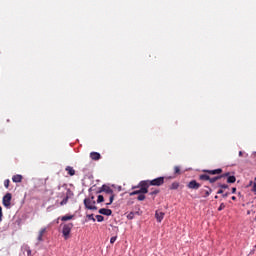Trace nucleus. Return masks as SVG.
Segmentation results:
<instances>
[{"label": "nucleus", "instance_id": "obj_1", "mask_svg": "<svg viewBox=\"0 0 256 256\" xmlns=\"http://www.w3.org/2000/svg\"><path fill=\"white\" fill-rule=\"evenodd\" d=\"M203 173H207V174H200L199 175V180L200 181H209V175H221V173H223V169L218 168L215 170H202Z\"/></svg>", "mask_w": 256, "mask_h": 256}, {"label": "nucleus", "instance_id": "obj_2", "mask_svg": "<svg viewBox=\"0 0 256 256\" xmlns=\"http://www.w3.org/2000/svg\"><path fill=\"white\" fill-rule=\"evenodd\" d=\"M97 193H107L110 195L109 203L107 205H111L113 201H115V194L113 193V189L107 185H102V187L97 191Z\"/></svg>", "mask_w": 256, "mask_h": 256}, {"label": "nucleus", "instance_id": "obj_3", "mask_svg": "<svg viewBox=\"0 0 256 256\" xmlns=\"http://www.w3.org/2000/svg\"><path fill=\"white\" fill-rule=\"evenodd\" d=\"M140 187V189H139ZM132 189H139L138 194L139 195H145L149 193V184H147L146 180L141 181L137 186L132 187Z\"/></svg>", "mask_w": 256, "mask_h": 256}, {"label": "nucleus", "instance_id": "obj_4", "mask_svg": "<svg viewBox=\"0 0 256 256\" xmlns=\"http://www.w3.org/2000/svg\"><path fill=\"white\" fill-rule=\"evenodd\" d=\"M147 182L148 187H161L165 183V177H158L153 180H145Z\"/></svg>", "mask_w": 256, "mask_h": 256}, {"label": "nucleus", "instance_id": "obj_5", "mask_svg": "<svg viewBox=\"0 0 256 256\" xmlns=\"http://www.w3.org/2000/svg\"><path fill=\"white\" fill-rule=\"evenodd\" d=\"M71 229H73V223L62 224V234L64 239H69V235H71Z\"/></svg>", "mask_w": 256, "mask_h": 256}, {"label": "nucleus", "instance_id": "obj_6", "mask_svg": "<svg viewBox=\"0 0 256 256\" xmlns=\"http://www.w3.org/2000/svg\"><path fill=\"white\" fill-rule=\"evenodd\" d=\"M95 200L84 199V205L86 209H90V211H97V206H95Z\"/></svg>", "mask_w": 256, "mask_h": 256}, {"label": "nucleus", "instance_id": "obj_7", "mask_svg": "<svg viewBox=\"0 0 256 256\" xmlns=\"http://www.w3.org/2000/svg\"><path fill=\"white\" fill-rule=\"evenodd\" d=\"M13 198V196L11 195V193H7L3 199H2V203L4 205V207H6V209H10L11 208V199Z\"/></svg>", "mask_w": 256, "mask_h": 256}, {"label": "nucleus", "instance_id": "obj_8", "mask_svg": "<svg viewBox=\"0 0 256 256\" xmlns=\"http://www.w3.org/2000/svg\"><path fill=\"white\" fill-rule=\"evenodd\" d=\"M188 189H194L195 191H197V189L201 188V184H199V182H197V180H191L188 184H187Z\"/></svg>", "mask_w": 256, "mask_h": 256}, {"label": "nucleus", "instance_id": "obj_9", "mask_svg": "<svg viewBox=\"0 0 256 256\" xmlns=\"http://www.w3.org/2000/svg\"><path fill=\"white\" fill-rule=\"evenodd\" d=\"M207 190H205V189H201L200 190V193H201V195H202V197L204 198V199H207V197H209V195H211V193H213V189H211V187H209V186H204Z\"/></svg>", "mask_w": 256, "mask_h": 256}, {"label": "nucleus", "instance_id": "obj_10", "mask_svg": "<svg viewBox=\"0 0 256 256\" xmlns=\"http://www.w3.org/2000/svg\"><path fill=\"white\" fill-rule=\"evenodd\" d=\"M47 235V228H41L38 232L37 241L38 243L43 242V236Z\"/></svg>", "mask_w": 256, "mask_h": 256}, {"label": "nucleus", "instance_id": "obj_11", "mask_svg": "<svg viewBox=\"0 0 256 256\" xmlns=\"http://www.w3.org/2000/svg\"><path fill=\"white\" fill-rule=\"evenodd\" d=\"M98 213H100V215H106L107 217L113 215V211L111 209H107V208H102L98 211Z\"/></svg>", "mask_w": 256, "mask_h": 256}, {"label": "nucleus", "instance_id": "obj_12", "mask_svg": "<svg viewBox=\"0 0 256 256\" xmlns=\"http://www.w3.org/2000/svg\"><path fill=\"white\" fill-rule=\"evenodd\" d=\"M164 217H165V213H163V212H161L159 210H157L155 212V218L158 221V223H161L163 221Z\"/></svg>", "mask_w": 256, "mask_h": 256}, {"label": "nucleus", "instance_id": "obj_13", "mask_svg": "<svg viewBox=\"0 0 256 256\" xmlns=\"http://www.w3.org/2000/svg\"><path fill=\"white\" fill-rule=\"evenodd\" d=\"M90 158L92 159V161H99V159H101V154L98 152H91Z\"/></svg>", "mask_w": 256, "mask_h": 256}, {"label": "nucleus", "instance_id": "obj_14", "mask_svg": "<svg viewBox=\"0 0 256 256\" xmlns=\"http://www.w3.org/2000/svg\"><path fill=\"white\" fill-rule=\"evenodd\" d=\"M12 181H13V183H21V181H23V176L19 175V174L14 175L12 177Z\"/></svg>", "mask_w": 256, "mask_h": 256}, {"label": "nucleus", "instance_id": "obj_15", "mask_svg": "<svg viewBox=\"0 0 256 256\" xmlns=\"http://www.w3.org/2000/svg\"><path fill=\"white\" fill-rule=\"evenodd\" d=\"M180 185L179 182L175 181L169 186V189L170 191H176V189H179Z\"/></svg>", "mask_w": 256, "mask_h": 256}, {"label": "nucleus", "instance_id": "obj_16", "mask_svg": "<svg viewBox=\"0 0 256 256\" xmlns=\"http://www.w3.org/2000/svg\"><path fill=\"white\" fill-rule=\"evenodd\" d=\"M65 171H67L68 175H70V177H73V175H75V169H73V167L71 166H67L65 168Z\"/></svg>", "mask_w": 256, "mask_h": 256}, {"label": "nucleus", "instance_id": "obj_17", "mask_svg": "<svg viewBox=\"0 0 256 256\" xmlns=\"http://www.w3.org/2000/svg\"><path fill=\"white\" fill-rule=\"evenodd\" d=\"M73 217H75L74 215H65L61 217V221H71V219H73Z\"/></svg>", "mask_w": 256, "mask_h": 256}, {"label": "nucleus", "instance_id": "obj_18", "mask_svg": "<svg viewBox=\"0 0 256 256\" xmlns=\"http://www.w3.org/2000/svg\"><path fill=\"white\" fill-rule=\"evenodd\" d=\"M219 179H221V176H215V177H213V178H211V177L209 176L208 181H209V183H215L216 181H219Z\"/></svg>", "mask_w": 256, "mask_h": 256}, {"label": "nucleus", "instance_id": "obj_19", "mask_svg": "<svg viewBox=\"0 0 256 256\" xmlns=\"http://www.w3.org/2000/svg\"><path fill=\"white\" fill-rule=\"evenodd\" d=\"M235 181H237L235 176H228L227 183H235Z\"/></svg>", "mask_w": 256, "mask_h": 256}, {"label": "nucleus", "instance_id": "obj_20", "mask_svg": "<svg viewBox=\"0 0 256 256\" xmlns=\"http://www.w3.org/2000/svg\"><path fill=\"white\" fill-rule=\"evenodd\" d=\"M68 202H69V195H67V196L60 202V205H61V206L67 205Z\"/></svg>", "mask_w": 256, "mask_h": 256}, {"label": "nucleus", "instance_id": "obj_21", "mask_svg": "<svg viewBox=\"0 0 256 256\" xmlns=\"http://www.w3.org/2000/svg\"><path fill=\"white\" fill-rule=\"evenodd\" d=\"M174 174L175 175H181V168L179 166L174 167Z\"/></svg>", "mask_w": 256, "mask_h": 256}, {"label": "nucleus", "instance_id": "obj_22", "mask_svg": "<svg viewBox=\"0 0 256 256\" xmlns=\"http://www.w3.org/2000/svg\"><path fill=\"white\" fill-rule=\"evenodd\" d=\"M96 219H97L98 223H101L105 220V217H103L101 215H96Z\"/></svg>", "mask_w": 256, "mask_h": 256}, {"label": "nucleus", "instance_id": "obj_23", "mask_svg": "<svg viewBox=\"0 0 256 256\" xmlns=\"http://www.w3.org/2000/svg\"><path fill=\"white\" fill-rule=\"evenodd\" d=\"M138 201H145V194H139L137 197Z\"/></svg>", "mask_w": 256, "mask_h": 256}, {"label": "nucleus", "instance_id": "obj_24", "mask_svg": "<svg viewBox=\"0 0 256 256\" xmlns=\"http://www.w3.org/2000/svg\"><path fill=\"white\" fill-rule=\"evenodd\" d=\"M103 201H105V197H103V195H99L97 199V203H103Z\"/></svg>", "mask_w": 256, "mask_h": 256}, {"label": "nucleus", "instance_id": "obj_25", "mask_svg": "<svg viewBox=\"0 0 256 256\" xmlns=\"http://www.w3.org/2000/svg\"><path fill=\"white\" fill-rule=\"evenodd\" d=\"M9 183H11V182L9 181V179H6V180L4 181V187H5L6 189H9Z\"/></svg>", "mask_w": 256, "mask_h": 256}, {"label": "nucleus", "instance_id": "obj_26", "mask_svg": "<svg viewBox=\"0 0 256 256\" xmlns=\"http://www.w3.org/2000/svg\"><path fill=\"white\" fill-rule=\"evenodd\" d=\"M220 189H229V185L227 184H219Z\"/></svg>", "mask_w": 256, "mask_h": 256}, {"label": "nucleus", "instance_id": "obj_27", "mask_svg": "<svg viewBox=\"0 0 256 256\" xmlns=\"http://www.w3.org/2000/svg\"><path fill=\"white\" fill-rule=\"evenodd\" d=\"M229 175H231V173L227 172V173H224L222 175H219L221 177V179L225 178V177H230Z\"/></svg>", "mask_w": 256, "mask_h": 256}, {"label": "nucleus", "instance_id": "obj_28", "mask_svg": "<svg viewBox=\"0 0 256 256\" xmlns=\"http://www.w3.org/2000/svg\"><path fill=\"white\" fill-rule=\"evenodd\" d=\"M3 221V208L0 206V223Z\"/></svg>", "mask_w": 256, "mask_h": 256}, {"label": "nucleus", "instance_id": "obj_29", "mask_svg": "<svg viewBox=\"0 0 256 256\" xmlns=\"http://www.w3.org/2000/svg\"><path fill=\"white\" fill-rule=\"evenodd\" d=\"M225 209V203H221L220 206L218 207V211H223Z\"/></svg>", "mask_w": 256, "mask_h": 256}, {"label": "nucleus", "instance_id": "obj_30", "mask_svg": "<svg viewBox=\"0 0 256 256\" xmlns=\"http://www.w3.org/2000/svg\"><path fill=\"white\" fill-rule=\"evenodd\" d=\"M115 241H117V236H113L110 238V243L113 245V243H115Z\"/></svg>", "mask_w": 256, "mask_h": 256}, {"label": "nucleus", "instance_id": "obj_31", "mask_svg": "<svg viewBox=\"0 0 256 256\" xmlns=\"http://www.w3.org/2000/svg\"><path fill=\"white\" fill-rule=\"evenodd\" d=\"M135 195H139L138 190H135V191H133V192H130V197H133V196H135Z\"/></svg>", "mask_w": 256, "mask_h": 256}, {"label": "nucleus", "instance_id": "obj_32", "mask_svg": "<svg viewBox=\"0 0 256 256\" xmlns=\"http://www.w3.org/2000/svg\"><path fill=\"white\" fill-rule=\"evenodd\" d=\"M87 218H88L90 221H95V217L93 216V214L88 215Z\"/></svg>", "mask_w": 256, "mask_h": 256}, {"label": "nucleus", "instance_id": "obj_33", "mask_svg": "<svg viewBox=\"0 0 256 256\" xmlns=\"http://www.w3.org/2000/svg\"><path fill=\"white\" fill-rule=\"evenodd\" d=\"M230 195H231V193L226 192V193L222 194V197H223V199H226V197H229Z\"/></svg>", "mask_w": 256, "mask_h": 256}, {"label": "nucleus", "instance_id": "obj_34", "mask_svg": "<svg viewBox=\"0 0 256 256\" xmlns=\"http://www.w3.org/2000/svg\"><path fill=\"white\" fill-rule=\"evenodd\" d=\"M150 195H159V190H154L150 192Z\"/></svg>", "mask_w": 256, "mask_h": 256}, {"label": "nucleus", "instance_id": "obj_35", "mask_svg": "<svg viewBox=\"0 0 256 256\" xmlns=\"http://www.w3.org/2000/svg\"><path fill=\"white\" fill-rule=\"evenodd\" d=\"M26 253L28 256H31V248H26Z\"/></svg>", "mask_w": 256, "mask_h": 256}, {"label": "nucleus", "instance_id": "obj_36", "mask_svg": "<svg viewBox=\"0 0 256 256\" xmlns=\"http://www.w3.org/2000/svg\"><path fill=\"white\" fill-rule=\"evenodd\" d=\"M224 191L222 190V188L220 190H218L217 194L218 195H223Z\"/></svg>", "mask_w": 256, "mask_h": 256}, {"label": "nucleus", "instance_id": "obj_37", "mask_svg": "<svg viewBox=\"0 0 256 256\" xmlns=\"http://www.w3.org/2000/svg\"><path fill=\"white\" fill-rule=\"evenodd\" d=\"M86 199H90V201H95V196H91L90 198H86Z\"/></svg>", "mask_w": 256, "mask_h": 256}, {"label": "nucleus", "instance_id": "obj_38", "mask_svg": "<svg viewBox=\"0 0 256 256\" xmlns=\"http://www.w3.org/2000/svg\"><path fill=\"white\" fill-rule=\"evenodd\" d=\"M232 193H237V188H232Z\"/></svg>", "mask_w": 256, "mask_h": 256}, {"label": "nucleus", "instance_id": "obj_39", "mask_svg": "<svg viewBox=\"0 0 256 256\" xmlns=\"http://www.w3.org/2000/svg\"><path fill=\"white\" fill-rule=\"evenodd\" d=\"M231 199H232V201H237V197H235V196H232Z\"/></svg>", "mask_w": 256, "mask_h": 256}, {"label": "nucleus", "instance_id": "obj_40", "mask_svg": "<svg viewBox=\"0 0 256 256\" xmlns=\"http://www.w3.org/2000/svg\"><path fill=\"white\" fill-rule=\"evenodd\" d=\"M132 215H133V213H130V214L128 215V218H129V219H133V216H132Z\"/></svg>", "mask_w": 256, "mask_h": 256}, {"label": "nucleus", "instance_id": "obj_41", "mask_svg": "<svg viewBox=\"0 0 256 256\" xmlns=\"http://www.w3.org/2000/svg\"><path fill=\"white\" fill-rule=\"evenodd\" d=\"M239 157H243V151H239Z\"/></svg>", "mask_w": 256, "mask_h": 256}, {"label": "nucleus", "instance_id": "obj_42", "mask_svg": "<svg viewBox=\"0 0 256 256\" xmlns=\"http://www.w3.org/2000/svg\"><path fill=\"white\" fill-rule=\"evenodd\" d=\"M214 199H219V196H215Z\"/></svg>", "mask_w": 256, "mask_h": 256}, {"label": "nucleus", "instance_id": "obj_43", "mask_svg": "<svg viewBox=\"0 0 256 256\" xmlns=\"http://www.w3.org/2000/svg\"><path fill=\"white\" fill-rule=\"evenodd\" d=\"M255 249H256V245L254 246V249H253V251H255Z\"/></svg>", "mask_w": 256, "mask_h": 256}]
</instances>
